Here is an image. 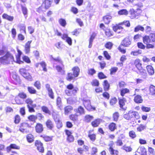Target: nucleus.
<instances>
[{"label": "nucleus", "instance_id": "obj_1", "mask_svg": "<svg viewBox=\"0 0 155 155\" xmlns=\"http://www.w3.org/2000/svg\"><path fill=\"white\" fill-rule=\"evenodd\" d=\"M13 61L14 57L9 52H7L4 56L0 58V63L4 64H9Z\"/></svg>", "mask_w": 155, "mask_h": 155}, {"label": "nucleus", "instance_id": "obj_2", "mask_svg": "<svg viewBox=\"0 0 155 155\" xmlns=\"http://www.w3.org/2000/svg\"><path fill=\"white\" fill-rule=\"evenodd\" d=\"M73 74L71 73H69L68 74L66 79L68 81H71V80L74 79L75 77H77L79 73L80 69L77 66L74 67L73 69Z\"/></svg>", "mask_w": 155, "mask_h": 155}, {"label": "nucleus", "instance_id": "obj_3", "mask_svg": "<svg viewBox=\"0 0 155 155\" xmlns=\"http://www.w3.org/2000/svg\"><path fill=\"white\" fill-rule=\"evenodd\" d=\"M67 88L68 89L66 90L65 91L66 94L68 96L76 93L78 90L77 88H74L73 85L71 84L68 85Z\"/></svg>", "mask_w": 155, "mask_h": 155}, {"label": "nucleus", "instance_id": "obj_4", "mask_svg": "<svg viewBox=\"0 0 155 155\" xmlns=\"http://www.w3.org/2000/svg\"><path fill=\"white\" fill-rule=\"evenodd\" d=\"M138 113L137 112L130 110L127 113L124 114L123 117L125 119L128 120L134 117L137 118L138 117Z\"/></svg>", "mask_w": 155, "mask_h": 155}, {"label": "nucleus", "instance_id": "obj_5", "mask_svg": "<svg viewBox=\"0 0 155 155\" xmlns=\"http://www.w3.org/2000/svg\"><path fill=\"white\" fill-rule=\"evenodd\" d=\"M27 104V107L28 109L29 112H35V110L34 107H35V104H33V101L30 98H28L25 101Z\"/></svg>", "mask_w": 155, "mask_h": 155}, {"label": "nucleus", "instance_id": "obj_6", "mask_svg": "<svg viewBox=\"0 0 155 155\" xmlns=\"http://www.w3.org/2000/svg\"><path fill=\"white\" fill-rule=\"evenodd\" d=\"M131 44V39L129 37H126L122 41L121 45L125 47H129Z\"/></svg>", "mask_w": 155, "mask_h": 155}, {"label": "nucleus", "instance_id": "obj_7", "mask_svg": "<svg viewBox=\"0 0 155 155\" xmlns=\"http://www.w3.org/2000/svg\"><path fill=\"white\" fill-rule=\"evenodd\" d=\"M35 145L37 147L38 150L41 153H43L44 151V147L43 143L40 141L36 140L35 142Z\"/></svg>", "mask_w": 155, "mask_h": 155}, {"label": "nucleus", "instance_id": "obj_8", "mask_svg": "<svg viewBox=\"0 0 155 155\" xmlns=\"http://www.w3.org/2000/svg\"><path fill=\"white\" fill-rule=\"evenodd\" d=\"M113 143H110L108 145L109 147V150L110 153L112 155H117L118 154V152L117 150H114L113 148Z\"/></svg>", "mask_w": 155, "mask_h": 155}, {"label": "nucleus", "instance_id": "obj_9", "mask_svg": "<svg viewBox=\"0 0 155 155\" xmlns=\"http://www.w3.org/2000/svg\"><path fill=\"white\" fill-rule=\"evenodd\" d=\"M47 127L50 130H52L54 127V125L52 121L50 119L48 120L46 122Z\"/></svg>", "mask_w": 155, "mask_h": 155}, {"label": "nucleus", "instance_id": "obj_10", "mask_svg": "<svg viewBox=\"0 0 155 155\" xmlns=\"http://www.w3.org/2000/svg\"><path fill=\"white\" fill-rule=\"evenodd\" d=\"M35 130L37 133H41L43 130L42 125L40 123L37 124L35 127Z\"/></svg>", "mask_w": 155, "mask_h": 155}, {"label": "nucleus", "instance_id": "obj_11", "mask_svg": "<svg viewBox=\"0 0 155 155\" xmlns=\"http://www.w3.org/2000/svg\"><path fill=\"white\" fill-rule=\"evenodd\" d=\"M32 41H28L25 44V51L26 54H28L29 53L30 51V44L31 42Z\"/></svg>", "mask_w": 155, "mask_h": 155}, {"label": "nucleus", "instance_id": "obj_12", "mask_svg": "<svg viewBox=\"0 0 155 155\" xmlns=\"http://www.w3.org/2000/svg\"><path fill=\"white\" fill-rule=\"evenodd\" d=\"M52 0H45L43 4L46 9H48L51 6Z\"/></svg>", "mask_w": 155, "mask_h": 155}, {"label": "nucleus", "instance_id": "obj_13", "mask_svg": "<svg viewBox=\"0 0 155 155\" xmlns=\"http://www.w3.org/2000/svg\"><path fill=\"white\" fill-rule=\"evenodd\" d=\"M12 149L19 150L20 149V147L17 146L15 144H11L9 147H8L7 148V150L8 152L10 151Z\"/></svg>", "mask_w": 155, "mask_h": 155}, {"label": "nucleus", "instance_id": "obj_14", "mask_svg": "<svg viewBox=\"0 0 155 155\" xmlns=\"http://www.w3.org/2000/svg\"><path fill=\"white\" fill-rule=\"evenodd\" d=\"M96 36V33L94 32L92 33V34L91 35L89 39V44L88 46L89 48H90L91 47L92 45V42L93 41V40H94Z\"/></svg>", "mask_w": 155, "mask_h": 155}, {"label": "nucleus", "instance_id": "obj_15", "mask_svg": "<svg viewBox=\"0 0 155 155\" xmlns=\"http://www.w3.org/2000/svg\"><path fill=\"white\" fill-rule=\"evenodd\" d=\"M50 60L53 62L56 61L59 64H62L63 62L59 57H58L57 58H54L52 55H50Z\"/></svg>", "mask_w": 155, "mask_h": 155}, {"label": "nucleus", "instance_id": "obj_16", "mask_svg": "<svg viewBox=\"0 0 155 155\" xmlns=\"http://www.w3.org/2000/svg\"><path fill=\"white\" fill-rule=\"evenodd\" d=\"M84 105L87 110H90L92 109V106L89 100L84 101L83 103Z\"/></svg>", "mask_w": 155, "mask_h": 155}, {"label": "nucleus", "instance_id": "obj_17", "mask_svg": "<svg viewBox=\"0 0 155 155\" xmlns=\"http://www.w3.org/2000/svg\"><path fill=\"white\" fill-rule=\"evenodd\" d=\"M134 102L137 103H140L143 101L142 97L139 95H137L134 99Z\"/></svg>", "mask_w": 155, "mask_h": 155}, {"label": "nucleus", "instance_id": "obj_18", "mask_svg": "<svg viewBox=\"0 0 155 155\" xmlns=\"http://www.w3.org/2000/svg\"><path fill=\"white\" fill-rule=\"evenodd\" d=\"M147 69L149 74L152 75L154 74V71L153 68L151 65H148L147 67Z\"/></svg>", "mask_w": 155, "mask_h": 155}, {"label": "nucleus", "instance_id": "obj_19", "mask_svg": "<svg viewBox=\"0 0 155 155\" xmlns=\"http://www.w3.org/2000/svg\"><path fill=\"white\" fill-rule=\"evenodd\" d=\"M18 54L16 56V62L19 64L23 63V62L20 60V56L21 54V52L19 50H18Z\"/></svg>", "mask_w": 155, "mask_h": 155}, {"label": "nucleus", "instance_id": "obj_20", "mask_svg": "<svg viewBox=\"0 0 155 155\" xmlns=\"http://www.w3.org/2000/svg\"><path fill=\"white\" fill-rule=\"evenodd\" d=\"M101 121V120L100 119H96L91 122V125L94 127H97L100 124Z\"/></svg>", "mask_w": 155, "mask_h": 155}, {"label": "nucleus", "instance_id": "obj_21", "mask_svg": "<svg viewBox=\"0 0 155 155\" xmlns=\"http://www.w3.org/2000/svg\"><path fill=\"white\" fill-rule=\"evenodd\" d=\"M112 17L109 15H106L104 17L103 20L106 24H108L111 20Z\"/></svg>", "mask_w": 155, "mask_h": 155}, {"label": "nucleus", "instance_id": "obj_22", "mask_svg": "<svg viewBox=\"0 0 155 155\" xmlns=\"http://www.w3.org/2000/svg\"><path fill=\"white\" fill-rule=\"evenodd\" d=\"M74 111L77 112V113L79 114V115L84 114L85 111L83 108L81 106H79L78 109L74 110Z\"/></svg>", "mask_w": 155, "mask_h": 155}, {"label": "nucleus", "instance_id": "obj_23", "mask_svg": "<svg viewBox=\"0 0 155 155\" xmlns=\"http://www.w3.org/2000/svg\"><path fill=\"white\" fill-rule=\"evenodd\" d=\"M73 109L72 107L70 106H67L64 107V114L65 115H68L69 113H70L71 111Z\"/></svg>", "mask_w": 155, "mask_h": 155}, {"label": "nucleus", "instance_id": "obj_24", "mask_svg": "<svg viewBox=\"0 0 155 155\" xmlns=\"http://www.w3.org/2000/svg\"><path fill=\"white\" fill-rule=\"evenodd\" d=\"M22 12L25 18H26L28 15V10L26 7L22 5H21Z\"/></svg>", "mask_w": 155, "mask_h": 155}, {"label": "nucleus", "instance_id": "obj_25", "mask_svg": "<svg viewBox=\"0 0 155 155\" xmlns=\"http://www.w3.org/2000/svg\"><path fill=\"white\" fill-rule=\"evenodd\" d=\"M28 124L26 123H23L21 124V127L19 129V130L21 132L24 133L25 130L26 129V127H28Z\"/></svg>", "mask_w": 155, "mask_h": 155}, {"label": "nucleus", "instance_id": "obj_26", "mask_svg": "<svg viewBox=\"0 0 155 155\" xmlns=\"http://www.w3.org/2000/svg\"><path fill=\"white\" fill-rule=\"evenodd\" d=\"M138 152L141 155H146L147 152L145 148L143 147L139 148L138 149Z\"/></svg>", "mask_w": 155, "mask_h": 155}, {"label": "nucleus", "instance_id": "obj_27", "mask_svg": "<svg viewBox=\"0 0 155 155\" xmlns=\"http://www.w3.org/2000/svg\"><path fill=\"white\" fill-rule=\"evenodd\" d=\"M140 62V60L138 59H136L134 61V64L138 70L142 67L141 66L142 64Z\"/></svg>", "mask_w": 155, "mask_h": 155}, {"label": "nucleus", "instance_id": "obj_28", "mask_svg": "<svg viewBox=\"0 0 155 155\" xmlns=\"http://www.w3.org/2000/svg\"><path fill=\"white\" fill-rule=\"evenodd\" d=\"M2 17L3 18L10 21H12L14 19L13 16L9 15L6 14H4L2 16Z\"/></svg>", "mask_w": 155, "mask_h": 155}, {"label": "nucleus", "instance_id": "obj_29", "mask_svg": "<svg viewBox=\"0 0 155 155\" xmlns=\"http://www.w3.org/2000/svg\"><path fill=\"white\" fill-rule=\"evenodd\" d=\"M140 13L137 11H136L135 10L133 9L131 10V15L132 18H134L137 16L139 15Z\"/></svg>", "mask_w": 155, "mask_h": 155}, {"label": "nucleus", "instance_id": "obj_30", "mask_svg": "<svg viewBox=\"0 0 155 155\" xmlns=\"http://www.w3.org/2000/svg\"><path fill=\"white\" fill-rule=\"evenodd\" d=\"M143 41L144 43L146 45L150 42L151 40L150 36H145L143 38Z\"/></svg>", "mask_w": 155, "mask_h": 155}, {"label": "nucleus", "instance_id": "obj_31", "mask_svg": "<svg viewBox=\"0 0 155 155\" xmlns=\"http://www.w3.org/2000/svg\"><path fill=\"white\" fill-rule=\"evenodd\" d=\"M26 138L28 142L30 143H32L34 141V137L31 134H28L26 136Z\"/></svg>", "mask_w": 155, "mask_h": 155}, {"label": "nucleus", "instance_id": "obj_32", "mask_svg": "<svg viewBox=\"0 0 155 155\" xmlns=\"http://www.w3.org/2000/svg\"><path fill=\"white\" fill-rule=\"evenodd\" d=\"M103 85L104 91H108L109 90L110 84L107 80L104 81Z\"/></svg>", "mask_w": 155, "mask_h": 155}, {"label": "nucleus", "instance_id": "obj_33", "mask_svg": "<svg viewBox=\"0 0 155 155\" xmlns=\"http://www.w3.org/2000/svg\"><path fill=\"white\" fill-rule=\"evenodd\" d=\"M57 105L58 108L59 109H62V106L61 105V99L59 97H58L57 99Z\"/></svg>", "mask_w": 155, "mask_h": 155}, {"label": "nucleus", "instance_id": "obj_34", "mask_svg": "<svg viewBox=\"0 0 155 155\" xmlns=\"http://www.w3.org/2000/svg\"><path fill=\"white\" fill-rule=\"evenodd\" d=\"M109 128L111 131H113L117 129V127L115 123H112L109 125Z\"/></svg>", "mask_w": 155, "mask_h": 155}, {"label": "nucleus", "instance_id": "obj_35", "mask_svg": "<svg viewBox=\"0 0 155 155\" xmlns=\"http://www.w3.org/2000/svg\"><path fill=\"white\" fill-rule=\"evenodd\" d=\"M118 13L120 15H127L128 14V12L126 9H123L119 11Z\"/></svg>", "mask_w": 155, "mask_h": 155}, {"label": "nucleus", "instance_id": "obj_36", "mask_svg": "<svg viewBox=\"0 0 155 155\" xmlns=\"http://www.w3.org/2000/svg\"><path fill=\"white\" fill-rule=\"evenodd\" d=\"M59 24L62 27H65L67 24L65 20L63 18H60L58 20Z\"/></svg>", "mask_w": 155, "mask_h": 155}, {"label": "nucleus", "instance_id": "obj_37", "mask_svg": "<svg viewBox=\"0 0 155 155\" xmlns=\"http://www.w3.org/2000/svg\"><path fill=\"white\" fill-rule=\"evenodd\" d=\"M52 115L54 119L55 122L58 121L60 120L58 115L53 111L52 113Z\"/></svg>", "mask_w": 155, "mask_h": 155}, {"label": "nucleus", "instance_id": "obj_38", "mask_svg": "<svg viewBox=\"0 0 155 155\" xmlns=\"http://www.w3.org/2000/svg\"><path fill=\"white\" fill-rule=\"evenodd\" d=\"M41 109L42 111L45 113L48 114L49 115L51 114V111L47 107L45 106H43L41 107Z\"/></svg>", "mask_w": 155, "mask_h": 155}, {"label": "nucleus", "instance_id": "obj_39", "mask_svg": "<svg viewBox=\"0 0 155 155\" xmlns=\"http://www.w3.org/2000/svg\"><path fill=\"white\" fill-rule=\"evenodd\" d=\"M144 28L141 25H138L137 26L134 28V31L135 32H137L139 31H143L144 30Z\"/></svg>", "mask_w": 155, "mask_h": 155}, {"label": "nucleus", "instance_id": "obj_40", "mask_svg": "<svg viewBox=\"0 0 155 155\" xmlns=\"http://www.w3.org/2000/svg\"><path fill=\"white\" fill-rule=\"evenodd\" d=\"M126 102V99L123 97L122 99H120L119 100V103L120 107L121 108H123V106L125 105V103Z\"/></svg>", "mask_w": 155, "mask_h": 155}, {"label": "nucleus", "instance_id": "obj_41", "mask_svg": "<svg viewBox=\"0 0 155 155\" xmlns=\"http://www.w3.org/2000/svg\"><path fill=\"white\" fill-rule=\"evenodd\" d=\"M41 137H42L45 141H51L52 139V137H49L45 135H41Z\"/></svg>", "mask_w": 155, "mask_h": 155}, {"label": "nucleus", "instance_id": "obj_42", "mask_svg": "<svg viewBox=\"0 0 155 155\" xmlns=\"http://www.w3.org/2000/svg\"><path fill=\"white\" fill-rule=\"evenodd\" d=\"M78 115L77 114H72L70 116V118L71 120L73 121H76L78 119Z\"/></svg>", "mask_w": 155, "mask_h": 155}, {"label": "nucleus", "instance_id": "obj_43", "mask_svg": "<svg viewBox=\"0 0 155 155\" xmlns=\"http://www.w3.org/2000/svg\"><path fill=\"white\" fill-rule=\"evenodd\" d=\"M28 92L31 94H35L36 93V90L33 87H28Z\"/></svg>", "mask_w": 155, "mask_h": 155}, {"label": "nucleus", "instance_id": "obj_44", "mask_svg": "<svg viewBox=\"0 0 155 155\" xmlns=\"http://www.w3.org/2000/svg\"><path fill=\"white\" fill-rule=\"evenodd\" d=\"M141 50H139L138 51H132L130 54L133 56H137L139 54H140L141 53Z\"/></svg>", "mask_w": 155, "mask_h": 155}, {"label": "nucleus", "instance_id": "obj_45", "mask_svg": "<svg viewBox=\"0 0 155 155\" xmlns=\"http://www.w3.org/2000/svg\"><path fill=\"white\" fill-rule=\"evenodd\" d=\"M28 119L30 121L35 122L37 119V116L33 115H31L28 117Z\"/></svg>", "mask_w": 155, "mask_h": 155}, {"label": "nucleus", "instance_id": "obj_46", "mask_svg": "<svg viewBox=\"0 0 155 155\" xmlns=\"http://www.w3.org/2000/svg\"><path fill=\"white\" fill-rule=\"evenodd\" d=\"M96 73V71L93 68H89L88 70V74L91 76Z\"/></svg>", "mask_w": 155, "mask_h": 155}, {"label": "nucleus", "instance_id": "obj_47", "mask_svg": "<svg viewBox=\"0 0 155 155\" xmlns=\"http://www.w3.org/2000/svg\"><path fill=\"white\" fill-rule=\"evenodd\" d=\"M146 127V125L140 124V125L137 128V130L138 131L140 132L145 129Z\"/></svg>", "mask_w": 155, "mask_h": 155}, {"label": "nucleus", "instance_id": "obj_48", "mask_svg": "<svg viewBox=\"0 0 155 155\" xmlns=\"http://www.w3.org/2000/svg\"><path fill=\"white\" fill-rule=\"evenodd\" d=\"M150 91L151 95H153L155 94V87L151 85L150 87Z\"/></svg>", "mask_w": 155, "mask_h": 155}, {"label": "nucleus", "instance_id": "obj_49", "mask_svg": "<svg viewBox=\"0 0 155 155\" xmlns=\"http://www.w3.org/2000/svg\"><path fill=\"white\" fill-rule=\"evenodd\" d=\"M113 46V44L112 42H108L105 45V47L107 49L110 50L111 49Z\"/></svg>", "mask_w": 155, "mask_h": 155}, {"label": "nucleus", "instance_id": "obj_50", "mask_svg": "<svg viewBox=\"0 0 155 155\" xmlns=\"http://www.w3.org/2000/svg\"><path fill=\"white\" fill-rule=\"evenodd\" d=\"M129 92V90L127 88H125L121 90L120 94L122 96H124V94Z\"/></svg>", "mask_w": 155, "mask_h": 155}, {"label": "nucleus", "instance_id": "obj_51", "mask_svg": "<svg viewBox=\"0 0 155 155\" xmlns=\"http://www.w3.org/2000/svg\"><path fill=\"white\" fill-rule=\"evenodd\" d=\"M119 117V114L117 112H115L113 115V120L114 121H117Z\"/></svg>", "mask_w": 155, "mask_h": 155}, {"label": "nucleus", "instance_id": "obj_52", "mask_svg": "<svg viewBox=\"0 0 155 155\" xmlns=\"http://www.w3.org/2000/svg\"><path fill=\"white\" fill-rule=\"evenodd\" d=\"M93 119V117L92 116L89 115H87L85 117V120L87 122H90L92 119Z\"/></svg>", "mask_w": 155, "mask_h": 155}, {"label": "nucleus", "instance_id": "obj_53", "mask_svg": "<svg viewBox=\"0 0 155 155\" xmlns=\"http://www.w3.org/2000/svg\"><path fill=\"white\" fill-rule=\"evenodd\" d=\"M18 96L21 98L24 99L27 97V95L24 92H21L19 93Z\"/></svg>", "mask_w": 155, "mask_h": 155}, {"label": "nucleus", "instance_id": "obj_54", "mask_svg": "<svg viewBox=\"0 0 155 155\" xmlns=\"http://www.w3.org/2000/svg\"><path fill=\"white\" fill-rule=\"evenodd\" d=\"M142 6V5L141 3H138L137 4H135L134 6V9H136L137 11L140 10V8L141 6Z\"/></svg>", "mask_w": 155, "mask_h": 155}, {"label": "nucleus", "instance_id": "obj_55", "mask_svg": "<svg viewBox=\"0 0 155 155\" xmlns=\"http://www.w3.org/2000/svg\"><path fill=\"white\" fill-rule=\"evenodd\" d=\"M129 135L130 137L133 139L135 138L136 136L135 132L133 130L130 131L129 132Z\"/></svg>", "mask_w": 155, "mask_h": 155}, {"label": "nucleus", "instance_id": "obj_56", "mask_svg": "<svg viewBox=\"0 0 155 155\" xmlns=\"http://www.w3.org/2000/svg\"><path fill=\"white\" fill-rule=\"evenodd\" d=\"M98 76L100 79H103L107 78V77L102 72L99 73L98 74Z\"/></svg>", "mask_w": 155, "mask_h": 155}, {"label": "nucleus", "instance_id": "obj_57", "mask_svg": "<svg viewBox=\"0 0 155 155\" xmlns=\"http://www.w3.org/2000/svg\"><path fill=\"white\" fill-rule=\"evenodd\" d=\"M114 1H116V4L114 3L113 4V7L118 8L119 7L118 4L120 3V0H112Z\"/></svg>", "mask_w": 155, "mask_h": 155}, {"label": "nucleus", "instance_id": "obj_58", "mask_svg": "<svg viewBox=\"0 0 155 155\" xmlns=\"http://www.w3.org/2000/svg\"><path fill=\"white\" fill-rule=\"evenodd\" d=\"M34 86L36 87L38 89H40L41 88V84L40 81H36L34 84Z\"/></svg>", "mask_w": 155, "mask_h": 155}, {"label": "nucleus", "instance_id": "obj_59", "mask_svg": "<svg viewBox=\"0 0 155 155\" xmlns=\"http://www.w3.org/2000/svg\"><path fill=\"white\" fill-rule=\"evenodd\" d=\"M19 27L20 29V30L23 31L26 34V27L23 24H20L19 25Z\"/></svg>", "mask_w": 155, "mask_h": 155}, {"label": "nucleus", "instance_id": "obj_60", "mask_svg": "<svg viewBox=\"0 0 155 155\" xmlns=\"http://www.w3.org/2000/svg\"><path fill=\"white\" fill-rule=\"evenodd\" d=\"M56 69L58 72H60L61 74H64V71L59 66H56Z\"/></svg>", "mask_w": 155, "mask_h": 155}, {"label": "nucleus", "instance_id": "obj_61", "mask_svg": "<svg viewBox=\"0 0 155 155\" xmlns=\"http://www.w3.org/2000/svg\"><path fill=\"white\" fill-rule=\"evenodd\" d=\"M22 76L25 78L29 79H31V76L30 75L29 73L28 72H26L25 74L22 75Z\"/></svg>", "mask_w": 155, "mask_h": 155}, {"label": "nucleus", "instance_id": "obj_62", "mask_svg": "<svg viewBox=\"0 0 155 155\" xmlns=\"http://www.w3.org/2000/svg\"><path fill=\"white\" fill-rule=\"evenodd\" d=\"M124 25L127 27H129L130 26V24L129 21H124L123 22L119 24V25Z\"/></svg>", "mask_w": 155, "mask_h": 155}, {"label": "nucleus", "instance_id": "obj_63", "mask_svg": "<svg viewBox=\"0 0 155 155\" xmlns=\"http://www.w3.org/2000/svg\"><path fill=\"white\" fill-rule=\"evenodd\" d=\"M142 36L140 34H137L135 35L134 37V39L135 41H138L141 37Z\"/></svg>", "mask_w": 155, "mask_h": 155}, {"label": "nucleus", "instance_id": "obj_64", "mask_svg": "<svg viewBox=\"0 0 155 155\" xmlns=\"http://www.w3.org/2000/svg\"><path fill=\"white\" fill-rule=\"evenodd\" d=\"M97 148L94 147L92 149V151L91 152V155H95V154L97 152Z\"/></svg>", "mask_w": 155, "mask_h": 155}]
</instances>
